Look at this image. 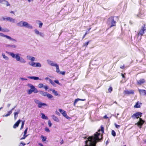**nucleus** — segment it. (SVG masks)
<instances>
[{"instance_id": "nucleus-1", "label": "nucleus", "mask_w": 146, "mask_h": 146, "mask_svg": "<svg viewBox=\"0 0 146 146\" xmlns=\"http://www.w3.org/2000/svg\"><path fill=\"white\" fill-rule=\"evenodd\" d=\"M101 130H99L98 132L94 134V136H92L88 137V140L85 141V146H95L97 142L102 139V135L99 132L101 131L102 133H104V128L102 126H101Z\"/></svg>"}, {"instance_id": "nucleus-2", "label": "nucleus", "mask_w": 146, "mask_h": 146, "mask_svg": "<svg viewBox=\"0 0 146 146\" xmlns=\"http://www.w3.org/2000/svg\"><path fill=\"white\" fill-rule=\"evenodd\" d=\"M9 55L11 56L13 58L15 59L17 61L21 63L25 64L26 62L25 59L22 57H21V54L17 53L15 54L13 52H6Z\"/></svg>"}, {"instance_id": "nucleus-3", "label": "nucleus", "mask_w": 146, "mask_h": 146, "mask_svg": "<svg viewBox=\"0 0 146 146\" xmlns=\"http://www.w3.org/2000/svg\"><path fill=\"white\" fill-rule=\"evenodd\" d=\"M16 25L17 26L19 27H25L30 29H33V27L31 25L28 23L27 22L25 21H20Z\"/></svg>"}, {"instance_id": "nucleus-4", "label": "nucleus", "mask_w": 146, "mask_h": 146, "mask_svg": "<svg viewBox=\"0 0 146 146\" xmlns=\"http://www.w3.org/2000/svg\"><path fill=\"white\" fill-rule=\"evenodd\" d=\"M27 86L31 88L30 89L28 90L27 91V92L28 94H31L33 92L35 93H36L38 92V91L37 89L32 84H27Z\"/></svg>"}, {"instance_id": "nucleus-5", "label": "nucleus", "mask_w": 146, "mask_h": 146, "mask_svg": "<svg viewBox=\"0 0 146 146\" xmlns=\"http://www.w3.org/2000/svg\"><path fill=\"white\" fill-rule=\"evenodd\" d=\"M47 61L48 63L50 65L55 67L56 68V72L58 73H60V72L59 66L58 64L56 63H54L53 61L49 60H47Z\"/></svg>"}, {"instance_id": "nucleus-6", "label": "nucleus", "mask_w": 146, "mask_h": 146, "mask_svg": "<svg viewBox=\"0 0 146 146\" xmlns=\"http://www.w3.org/2000/svg\"><path fill=\"white\" fill-rule=\"evenodd\" d=\"M123 94L125 95H129L131 94H134V90H127L124 91Z\"/></svg>"}, {"instance_id": "nucleus-7", "label": "nucleus", "mask_w": 146, "mask_h": 146, "mask_svg": "<svg viewBox=\"0 0 146 146\" xmlns=\"http://www.w3.org/2000/svg\"><path fill=\"white\" fill-rule=\"evenodd\" d=\"M142 113L140 112H137L133 114L131 116L132 118L133 119H135L136 118H138L139 117L141 116Z\"/></svg>"}, {"instance_id": "nucleus-8", "label": "nucleus", "mask_w": 146, "mask_h": 146, "mask_svg": "<svg viewBox=\"0 0 146 146\" xmlns=\"http://www.w3.org/2000/svg\"><path fill=\"white\" fill-rule=\"evenodd\" d=\"M145 30H146V29H145V26H143L137 34L138 36H142L144 33Z\"/></svg>"}, {"instance_id": "nucleus-9", "label": "nucleus", "mask_w": 146, "mask_h": 146, "mask_svg": "<svg viewBox=\"0 0 146 146\" xmlns=\"http://www.w3.org/2000/svg\"><path fill=\"white\" fill-rule=\"evenodd\" d=\"M108 21L111 22V27L115 26L116 24V22L114 20L113 18L112 17H111L108 19Z\"/></svg>"}, {"instance_id": "nucleus-10", "label": "nucleus", "mask_w": 146, "mask_h": 146, "mask_svg": "<svg viewBox=\"0 0 146 146\" xmlns=\"http://www.w3.org/2000/svg\"><path fill=\"white\" fill-rule=\"evenodd\" d=\"M144 123V121L141 118H139V121L137 123H136L135 125H137L140 128H141Z\"/></svg>"}, {"instance_id": "nucleus-11", "label": "nucleus", "mask_w": 146, "mask_h": 146, "mask_svg": "<svg viewBox=\"0 0 146 146\" xmlns=\"http://www.w3.org/2000/svg\"><path fill=\"white\" fill-rule=\"evenodd\" d=\"M0 3L5 5L6 7L10 6L11 5L9 2L6 0H0Z\"/></svg>"}, {"instance_id": "nucleus-12", "label": "nucleus", "mask_w": 146, "mask_h": 146, "mask_svg": "<svg viewBox=\"0 0 146 146\" xmlns=\"http://www.w3.org/2000/svg\"><path fill=\"white\" fill-rule=\"evenodd\" d=\"M49 82H50L53 86H55V84L54 82L56 83L57 84L60 85L61 84L59 82V81L58 80H55L54 81V82H53L52 80L49 79Z\"/></svg>"}, {"instance_id": "nucleus-13", "label": "nucleus", "mask_w": 146, "mask_h": 146, "mask_svg": "<svg viewBox=\"0 0 146 146\" xmlns=\"http://www.w3.org/2000/svg\"><path fill=\"white\" fill-rule=\"evenodd\" d=\"M35 34L38 35H39L41 37H43L44 36V34L42 33L39 32L37 29H35L34 30Z\"/></svg>"}, {"instance_id": "nucleus-14", "label": "nucleus", "mask_w": 146, "mask_h": 146, "mask_svg": "<svg viewBox=\"0 0 146 146\" xmlns=\"http://www.w3.org/2000/svg\"><path fill=\"white\" fill-rule=\"evenodd\" d=\"M6 20L13 23H15V19L10 17H6Z\"/></svg>"}, {"instance_id": "nucleus-15", "label": "nucleus", "mask_w": 146, "mask_h": 146, "mask_svg": "<svg viewBox=\"0 0 146 146\" xmlns=\"http://www.w3.org/2000/svg\"><path fill=\"white\" fill-rule=\"evenodd\" d=\"M27 78H29L31 79H33L35 80H41V79H39L38 77H36V76H28Z\"/></svg>"}, {"instance_id": "nucleus-16", "label": "nucleus", "mask_w": 146, "mask_h": 146, "mask_svg": "<svg viewBox=\"0 0 146 146\" xmlns=\"http://www.w3.org/2000/svg\"><path fill=\"white\" fill-rule=\"evenodd\" d=\"M27 58L28 59L30 60L32 62H33L35 61V57L30 56H27Z\"/></svg>"}, {"instance_id": "nucleus-17", "label": "nucleus", "mask_w": 146, "mask_h": 146, "mask_svg": "<svg viewBox=\"0 0 146 146\" xmlns=\"http://www.w3.org/2000/svg\"><path fill=\"white\" fill-rule=\"evenodd\" d=\"M38 92L40 94L44 96H46L47 94V92H44L41 90L39 91H38Z\"/></svg>"}, {"instance_id": "nucleus-18", "label": "nucleus", "mask_w": 146, "mask_h": 146, "mask_svg": "<svg viewBox=\"0 0 146 146\" xmlns=\"http://www.w3.org/2000/svg\"><path fill=\"white\" fill-rule=\"evenodd\" d=\"M139 91L141 95L144 96L146 95V91L145 90L139 89Z\"/></svg>"}, {"instance_id": "nucleus-19", "label": "nucleus", "mask_w": 146, "mask_h": 146, "mask_svg": "<svg viewBox=\"0 0 146 146\" xmlns=\"http://www.w3.org/2000/svg\"><path fill=\"white\" fill-rule=\"evenodd\" d=\"M52 117L53 120L57 122H59V120L58 117H56V116L54 115H52Z\"/></svg>"}, {"instance_id": "nucleus-20", "label": "nucleus", "mask_w": 146, "mask_h": 146, "mask_svg": "<svg viewBox=\"0 0 146 146\" xmlns=\"http://www.w3.org/2000/svg\"><path fill=\"white\" fill-rule=\"evenodd\" d=\"M145 82V80L143 79H141L137 81V83L138 84L141 85Z\"/></svg>"}, {"instance_id": "nucleus-21", "label": "nucleus", "mask_w": 146, "mask_h": 146, "mask_svg": "<svg viewBox=\"0 0 146 146\" xmlns=\"http://www.w3.org/2000/svg\"><path fill=\"white\" fill-rule=\"evenodd\" d=\"M21 121V120L20 119H19V120H18L14 125L13 126V128H15L17 127H18Z\"/></svg>"}, {"instance_id": "nucleus-22", "label": "nucleus", "mask_w": 146, "mask_h": 146, "mask_svg": "<svg viewBox=\"0 0 146 146\" xmlns=\"http://www.w3.org/2000/svg\"><path fill=\"white\" fill-rule=\"evenodd\" d=\"M86 100L85 99H81L79 98H77L75 100L74 102V106H76V103L78 102V101L79 100H82L83 101H84Z\"/></svg>"}, {"instance_id": "nucleus-23", "label": "nucleus", "mask_w": 146, "mask_h": 146, "mask_svg": "<svg viewBox=\"0 0 146 146\" xmlns=\"http://www.w3.org/2000/svg\"><path fill=\"white\" fill-rule=\"evenodd\" d=\"M47 106V105L46 104L44 103H42L41 102H40V103L39 104V105H38V107L39 108H41L42 107V106Z\"/></svg>"}, {"instance_id": "nucleus-24", "label": "nucleus", "mask_w": 146, "mask_h": 146, "mask_svg": "<svg viewBox=\"0 0 146 146\" xmlns=\"http://www.w3.org/2000/svg\"><path fill=\"white\" fill-rule=\"evenodd\" d=\"M28 64L30 66L35 67L36 62H28Z\"/></svg>"}, {"instance_id": "nucleus-25", "label": "nucleus", "mask_w": 146, "mask_h": 146, "mask_svg": "<svg viewBox=\"0 0 146 146\" xmlns=\"http://www.w3.org/2000/svg\"><path fill=\"white\" fill-rule=\"evenodd\" d=\"M40 137L42 139V141L43 142L46 141L47 139V138L46 136H44L42 135H41Z\"/></svg>"}, {"instance_id": "nucleus-26", "label": "nucleus", "mask_w": 146, "mask_h": 146, "mask_svg": "<svg viewBox=\"0 0 146 146\" xmlns=\"http://www.w3.org/2000/svg\"><path fill=\"white\" fill-rule=\"evenodd\" d=\"M7 46L11 48H16L17 47V46L15 44L9 45Z\"/></svg>"}, {"instance_id": "nucleus-27", "label": "nucleus", "mask_w": 146, "mask_h": 146, "mask_svg": "<svg viewBox=\"0 0 146 146\" xmlns=\"http://www.w3.org/2000/svg\"><path fill=\"white\" fill-rule=\"evenodd\" d=\"M19 112V111H18L15 112L14 113V116L15 120H16L18 117V115Z\"/></svg>"}, {"instance_id": "nucleus-28", "label": "nucleus", "mask_w": 146, "mask_h": 146, "mask_svg": "<svg viewBox=\"0 0 146 146\" xmlns=\"http://www.w3.org/2000/svg\"><path fill=\"white\" fill-rule=\"evenodd\" d=\"M42 117H41L42 119H48V117L46 116L43 113H41Z\"/></svg>"}, {"instance_id": "nucleus-29", "label": "nucleus", "mask_w": 146, "mask_h": 146, "mask_svg": "<svg viewBox=\"0 0 146 146\" xmlns=\"http://www.w3.org/2000/svg\"><path fill=\"white\" fill-rule=\"evenodd\" d=\"M2 56L3 58H4L5 60H9V58L7 56H5L4 53H3L2 54Z\"/></svg>"}, {"instance_id": "nucleus-30", "label": "nucleus", "mask_w": 146, "mask_h": 146, "mask_svg": "<svg viewBox=\"0 0 146 146\" xmlns=\"http://www.w3.org/2000/svg\"><path fill=\"white\" fill-rule=\"evenodd\" d=\"M50 90L52 91L54 95L56 96H58V94L57 91H55L54 90Z\"/></svg>"}, {"instance_id": "nucleus-31", "label": "nucleus", "mask_w": 146, "mask_h": 146, "mask_svg": "<svg viewBox=\"0 0 146 146\" xmlns=\"http://www.w3.org/2000/svg\"><path fill=\"white\" fill-rule=\"evenodd\" d=\"M46 96H47L49 99H51L53 98V96L52 95L48 93H47Z\"/></svg>"}, {"instance_id": "nucleus-32", "label": "nucleus", "mask_w": 146, "mask_h": 146, "mask_svg": "<svg viewBox=\"0 0 146 146\" xmlns=\"http://www.w3.org/2000/svg\"><path fill=\"white\" fill-rule=\"evenodd\" d=\"M12 111L11 110L8 112V113L6 115H3V117H7L9 115L12 113Z\"/></svg>"}, {"instance_id": "nucleus-33", "label": "nucleus", "mask_w": 146, "mask_h": 146, "mask_svg": "<svg viewBox=\"0 0 146 146\" xmlns=\"http://www.w3.org/2000/svg\"><path fill=\"white\" fill-rule=\"evenodd\" d=\"M41 67V65L39 62H36L35 67Z\"/></svg>"}, {"instance_id": "nucleus-34", "label": "nucleus", "mask_w": 146, "mask_h": 146, "mask_svg": "<svg viewBox=\"0 0 146 146\" xmlns=\"http://www.w3.org/2000/svg\"><path fill=\"white\" fill-rule=\"evenodd\" d=\"M7 39L13 41H15V42H17V40L15 39L11 38V37H10L9 36H8V37Z\"/></svg>"}, {"instance_id": "nucleus-35", "label": "nucleus", "mask_w": 146, "mask_h": 146, "mask_svg": "<svg viewBox=\"0 0 146 146\" xmlns=\"http://www.w3.org/2000/svg\"><path fill=\"white\" fill-rule=\"evenodd\" d=\"M0 36H1L6 37L7 39L8 38V36L5 35L3 33H0Z\"/></svg>"}, {"instance_id": "nucleus-36", "label": "nucleus", "mask_w": 146, "mask_h": 146, "mask_svg": "<svg viewBox=\"0 0 146 146\" xmlns=\"http://www.w3.org/2000/svg\"><path fill=\"white\" fill-rule=\"evenodd\" d=\"M34 102L36 104H38V105H39L40 102V101L38 100L35 99L34 100Z\"/></svg>"}, {"instance_id": "nucleus-37", "label": "nucleus", "mask_w": 146, "mask_h": 146, "mask_svg": "<svg viewBox=\"0 0 146 146\" xmlns=\"http://www.w3.org/2000/svg\"><path fill=\"white\" fill-rule=\"evenodd\" d=\"M134 107L135 108H139L140 107V106L138 102H137L134 106Z\"/></svg>"}, {"instance_id": "nucleus-38", "label": "nucleus", "mask_w": 146, "mask_h": 146, "mask_svg": "<svg viewBox=\"0 0 146 146\" xmlns=\"http://www.w3.org/2000/svg\"><path fill=\"white\" fill-rule=\"evenodd\" d=\"M24 124H25V121H23L22 122L21 125V127L20 128V129H21L23 128Z\"/></svg>"}, {"instance_id": "nucleus-39", "label": "nucleus", "mask_w": 146, "mask_h": 146, "mask_svg": "<svg viewBox=\"0 0 146 146\" xmlns=\"http://www.w3.org/2000/svg\"><path fill=\"white\" fill-rule=\"evenodd\" d=\"M111 134L114 137L116 135V133L113 130H112L111 131Z\"/></svg>"}, {"instance_id": "nucleus-40", "label": "nucleus", "mask_w": 146, "mask_h": 146, "mask_svg": "<svg viewBox=\"0 0 146 146\" xmlns=\"http://www.w3.org/2000/svg\"><path fill=\"white\" fill-rule=\"evenodd\" d=\"M89 43V42H85V43L84 44H83V46H85V47H87V45Z\"/></svg>"}, {"instance_id": "nucleus-41", "label": "nucleus", "mask_w": 146, "mask_h": 146, "mask_svg": "<svg viewBox=\"0 0 146 146\" xmlns=\"http://www.w3.org/2000/svg\"><path fill=\"white\" fill-rule=\"evenodd\" d=\"M44 86V85L42 83H40L38 84V87L40 88H42V87Z\"/></svg>"}, {"instance_id": "nucleus-42", "label": "nucleus", "mask_w": 146, "mask_h": 146, "mask_svg": "<svg viewBox=\"0 0 146 146\" xmlns=\"http://www.w3.org/2000/svg\"><path fill=\"white\" fill-rule=\"evenodd\" d=\"M48 124L49 127H51L52 125V123L50 120H49L48 121Z\"/></svg>"}, {"instance_id": "nucleus-43", "label": "nucleus", "mask_w": 146, "mask_h": 146, "mask_svg": "<svg viewBox=\"0 0 146 146\" xmlns=\"http://www.w3.org/2000/svg\"><path fill=\"white\" fill-rule=\"evenodd\" d=\"M45 130L46 131L49 132L50 131L49 129V128L47 127H46L45 129Z\"/></svg>"}, {"instance_id": "nucleus-44", "label": "nucleus", "mask_w": 146, "mask_h": 146, "mask_svg": "<svg viewBox=\"0 0 146 146\" xmlns=\"http://www.w3.org/2000/svg\"><path fill=\"white\" fill-rule=\"evenodd\" d=\"M27 135H25V134H24L23 137H22L21 138V139L22 140L24 139H25V138L27 136Z\"/></svg>"}, {"instance_id": "nucleus-45", "label": "nucleus", "mask_w": 146, "mask_h": 146, "mask_svg": "<svg viewBox=\"0 0 146 146\" xmlns=\"http://www.w3.org/2000/svg\"><path fill=\"white\" fill-rule=\"evenodd\" d=\"M108 90L109 92H111L112 91V88L111 87H110L108 89Z\"/></svg>"}, {"instance_id": "nucleus-46", "label": "nucleus", "mask_w": 146, "mask_h": 146, "mask_svg": "<svg viewBox=\"0 0 146 146\" xmlns=\"http://www.w3.org/2000/svg\"><path fill=\"white\" fill-rule=\"evenodd\" d=\"M114 124L116 128L117 129L119 128L120 126V125H117L116 123H115Z\"/></svg>"}, {"instance_id": "nucleus-47", "label": "nucleus", "mask_w": 146, "mask_h": 146, "mask_svg": "<svg viewBox=\"0 0 146 146\" xmlns=\"http://www.w3.org/2000/svg\"><path fill=\"white\" fill-rule=\"evenodd\" d=\"M59 111L62 114L65 111L61 109H59Z\"/></svg>"}, {"instance_id": "nucleus-48", "label": "nucleus", "mask_w": 146, "mask_h": 146, "mask_svg": "<svg viewBox=\"0 0 146 146\" xmlns=\"http://www.w3.org/2000/svg\"><path fill=\"white\" fill-rule=\"evenodd\" d=\"M6 17L5 18L4 17H3L1 18L0 20L1 21H5L6 20Z\"/></svg>"}, {"instance_id": "nucleus-49", "label": "nucleus", "mask_w": 146, "mask_h": 146, "mask_svg": "<svg viewBox=\"0 0 146 146\" xmlns=\"http://www.w3.org/2000/svg\"><path fill=\"white\" fill-rule=\"evenodd\" d=\"M44 87L46 90H47L48 89V86L47 85L44 86Z\"/></svg>"}, {"instance_id": "nucleus-50", "label": "nucleus", "mask_w": 146, "mask_h": 146, "mask_svg": "<svg viewBox=\"0 0 146 146\" xmlns=\"http://www.w3.org/2000/svg\"><path fill=\"white\" fill-rule=\"evenodd\" d=\"M62 114V115L64 117H65L67 115L66 112L65 111L64 112H63Z\"/></svg>"}, {"instance_id": "nucleus-51", "label": "nucleus", "mask_w": 146, "mask_h": 146, "mask_svg": "<svg viewBox=\"0 0 146 146\" xmlns=\"http://www.w3.org/2000/svg\"><path fill=\"white\" fill-rule=\"evenodd\" d=\"M25 145V143H23L22 142H21L20 143L19 146H24Z\"/></svg>"}, {"instance_id": "nucleus-52", "label": "nucleus", "mask_w": 146, "mask_h": 146, "mask_svg": "<svg viewBox=\"0 0 146 146\" xmlns=\"http://www.w3.org/2000/svg\"><path fill=\"white\" fill-rule=\"evenodd\" d=\"M28 129V128H26V129H25V130L24 132V134H25V135H26V134H27Z\"/></svg>"}, {"instance_id": "nucleus-53", "label": "nucleus", "mask_w": 146, "mask_h": 146, "mask_svg": "<svg viewBox=\"0 0 146 146\" xmlns=\"http://www.w3.org/2000/svg\"><path fill=\"white\" fill-rule=\"evenodd\" d=\"M60 74H62V75H64L65 74V72L63 71V72H60Z\"/></svg>"}, {"instance_id": "nucleus-54", "label": "nucleus", "mask_w": 146, "mask_h": 146, "mask_svg": "<svg viewBox=\"0 0 146 146\" xmlns=\"http://www.w3.org/2000/svg\"><path fill=\"white\" fill-rule=\"evenodd\" d=\"M20 79L21 80H27V79L26 78H20Z\"/></svg>"}, {"instance_id": "nucleus-55", "label": "nucleus", "mask_w": 146, "mask_h": 146, "mask_svg": "<svg viewBox=\"0 0 146 146\" xmlns=\"http://www.w3.org/2000/svg\"><path fill=\"white\" fill-rule=\"evenodd\" d=\"M64 117L68 119H70V117L67 115H66Z\"/></svg>"}, {"instance_id": "nucleus-56", "label": "nucleus", "mask_w": 146, "mask_h": 146, "mask_svg": "<svg viewBox=\"0 0 146 146\" xmlns=\"http://www.w3.org/2000/svg\"><path fill=\"white\" fill-rule=\"evenodd\" d=\"M64 117L68 119H70V117L67 115H66Z\"/></svg>"}, {"instance_id": "nucleus-57", "label": "nucleus", "mask_w": 146, "mask_h": 146, "mask_svg": "<svg viewBox=\"0 0 146 146\" xmlns=\"http://www.w3.org/2000/svg\"><path fill=\"white\" fill-rule=\"evenodd\" d=\"M56 113L58 115L60 116V113L58 111H56Z\"/></svg>"}, {"instance_id": "nucleus-58", "label": "nucleus", "mask_w": 146, "mask_h": 146, "mask_svg": "<svg viewBox=\"0 0 146 146\" xmlns=\"http://www.w3.org/2000/svg\"><path fill=\"white\" fill-rule=\"evenodd\" d=\"M43 25V23H40L39 24V27L41 28L42 27Z\"/></svg>"}, {"instance_id": "nucleus-59", "label": "nucleus", "mask_w": 146, "mask_h": 146, "mask_svg": "<svg viewBox=\"0 0 146 146\" xmlns=\"http://www.w3.org/2000/svg\"><path fill=\"white\" fill-rule=\"evenodd\" d=\"M45 80H48L49 81V79H50V78H49L48 77H46L45 78Z\"/></svg>"}, {"instance_id": "nucleus-60", "label": "nucleus", "mask_w": 146, "mask_h": 146, "mask_svg": "<svg viewBox=\"0 0 146 146\" xmlns=\"http://www.w3.org/2000/svg\"><path fill=\"white\" fill-rule=\"evenodd\" d=\"M137 16L138 17H141V15L140 13L138 14L137 15Z\"/></svg>"}, {"instance_id": "nucleus-61", "label": "nucleus", "mask_w": 146, "mask_h": 146, "mask_svg": "<svg viewBox=\"0 0 146 146\" xmlns=\"http://www.w3.org/2000/svg\"><path fill=\"white\" fill-rule=\"evenodd\" d=\"M63 142H64V141H63V140H61V141L60 142V143L61 144H62L63 143Z\"/></svg>"}, {"instance_id": "nucleus-62", "label": "nucleus", "mask_w": 146, "mask_h": 146, "mask_svg": "<svg viewBox=\"0 0 146 146\" xmlns=\"http://www.w3.org/2000/svg\"><path fill=\"white\" fill-rule=\"evenodd\" d=\"M38 145L40 146H44L43 145L40 143H38Z\"/></svg>"}, {"instance_id": "nucleus-63", "label": "nucleus", "mask_w": 146, "mask_h": 146, "mask_svg": "<svg viewBox=\"0 0 146 146\" xmlns=\"http://www.w3.org/2000/svg\"><path fill=\"white\" fill-rule=\"evenodd\" d=\"M104 118H105V119H107V118H108V117H107V115H105L104 117Z\"/></svg>"}, {"instance_id": "nucleus-64", "label": "nucleus", "mask_w": 146, "mask_h": 146, "mask_svg": "<svg viewBox=\"0 0 146 146\" xmlns=\"http://www.w3.org/2000/svg\"><path fill=\"white\" fill-rule=\"evenodd\" d=\"M124 66L123 65V66H121L120 67L121 68L123 69V68H124Z\"/></svg>"}]
</instances>
